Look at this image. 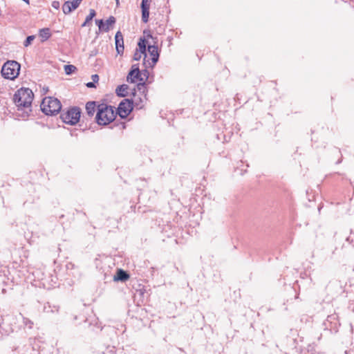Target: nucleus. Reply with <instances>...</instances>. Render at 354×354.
Listing matches in <instances>:
<instances>
[{"label": "nucleus", "instance_id": "20", "mask_svg": "<svg viewBox=\"0 0 354 354\" xmlns=\"http://www.w3.org/2000/svg\"><path fill=\"white\" fill-rule=\"evenodd\" d=\"M35 37L34 35H30L27 37L26 41L24 43V46L27 47L31 44L32 41L35 39Z\"/></svg>", "mask_w": 354, "mask_h": 354}, {"label": "nucleus", "instance_id": "15", "mask_svg": "<svg viewBox=\"0 0 354 354\" xmlns=\"http://www.w3.org/2000/svg\"><path fill=\"white\" fill-rule=\"evenodd\" d=\"M39 35L42 38V41H46L51 36L50 30L48 28H42L39 30Z\"/></svg>", "mask_w": 354, "mask_h": 354}, {"label": "nucleus", "instance_id": "13", "mask_svg": "<svg viewBox=\"0 0 354 354\" xmlns=\"http://www.w3.org/2000/svg\"><path fill=\"white\" fill-rule=\"evenodd\" d=\"M129 278V275L123 270H118L114 276V281H125Z\"/></svg>", "mask_w": 354, "mask_h": 354}, {"label": "nucleus", "instance_id": "1", "mask_svg": "<svg viewBox=\"0 0 354 354\" xmlns=\"http://www.w3.org/2000/svg\"><path fill=\"white\" fill-rule=\"evenodd\" d=\"M33 97L32 90L28 88H21L15 93L13 100L19 109H29L31 106Z\"/></svg>", "mask_w": 354, "mask_h": 354}, {"label": "nucleus", "instance_id": "11", "mask_svg": "<svg viewBox=\"0 0 354 354\" xmlns=\"http://www.w3.org/2000/svg\"><path fill=\"white\" fill-rule=\"evenodd\" d=\"M140 76V73L139 68L137 66V65H133L132 66V70L129 73L127 80L132 83L135 82L137 80H142Z\"/></svg>", "mask_w": 354, "mask_h": 354}, {"label": "nucleus", "instance_id": "6", "mask_svg": "<svg viewBox=\"0 0 354 354\" xmlns=\"http://www.w3.org/2000/svg\"><path fill=\"white\" fill-rule=\"evenodd\" d=\"M133 109L132 102L129 100L122 101L118 108V113L122 118H125Z\"/></svg>", "mask_w": 354, "mask_h": 354}, {"label": "nucleus", "instance_id": "14", "mask_svg": "<svg viewBox=\"0 0 354 354\" xmlns=\"http://www.w3.org/2000/svg\"><path fill=\"white\" fill-rule=\"evenodd\" d=\"M96 104L95 102H88L86 104V111L89 116L93 115L95 111Z\"/></svg>", "mask_w": 354, "mask_h": 354}, {"label": "nucleus", "instance_id": "16", "mask_svg": "<svg viewBox=\"0 0 354 354\" xmlns=\"http://www.w3.org/2000/svg\"><path fill=\"white\" fill-rule=\"evenodd\" d=\"M128 90V86L127 84H122L116 88V93L119 96L124 97L127 95Z\"/></svg>", "mask_w": 354, "mask_h": 354}, {"label": "nucleus", "instance_id": "9", "mask_svg": "<svg viewBox=\"0 0 354 354\" xmlns=\"http://www.w3.org/2000/svg\"><path fill=\"white\" fill-rule=\"evenodd\" d=\"M82 0H73L66 1L62 6L63 12L66 15L71 13L78 8L81 3Z\"/></svg>", "mask_w": 354, "mask_h": 354}, {"label": "nucleus", "instance_id": "26", "mask_svg": "<svg viewBox=\"0 0 354 354\" xmlns=\"http://www.w3.org/2000/svg\"><path fill=\"white\" fill-rule=\"evenodd\" d=\"M143 84H138V86H143Z\"/></svg>", "mask_w": 354, "mask_h": 354}, {"label": "nucleus", "instance_id": "2", "mask_svg": "<svg viewBox=\"0 0 354 354\" xmlns=\"http://www.w3.org/2000/svg\"><path fill=\"white\" fill-rule=\"evenodd\" d=\"M115 113L111 106H98L96 121L100 125H106L115 120Z\"/></svg>", "mask_w": 354, "mask_h": 354}, {"label": "nucleus", "instance_id": "23", "mask_svg": "<svg viewBox=\"0 0 354 354\" xmlns=\"http://www.w3.org/2000/svg\"><path fill=\"white\" fill-rule=\"evenodd\" d=\"M93 82H97L99 80V76L97 75H93L91 77Z\"/></svg>", "mask_w": 354, "mask_h": 354}, {"label": "nucleus", "instance_id": "21", "mask_svg": "<svg viewBox=\"0 0 354 354\" xmlns=\"http://www.w3.org/2000/svg\"><path fill=\"white\" fill-rule=\"evenodd\" d=\"M141 8H142V10L144 8L149 9V4H147V0L142 1Z\"/></svg>", "mask_w": 354, "mask_h": 354}, {"label": "nucleus", "instance_id": "18", "mask_svg": "<svg viewBox=\"0 0 354 354\" xmlns=\"http://www.w3.org/2000/svg\"><path fill=\"white\" fill-rule=\"evenodd\" d=\"M149 9L144 8L142 10V19L144 22H147L149 16Z\"/></svg>", "mask_w": 354, "mask_h": 354}, {"label": "nucleus", "instance_id": "5", "mask_svg": "<svg viewBox=\"0 0 354 354\" xmlns=\"http://www.w3.org/2000/svg\"><path fill=\"white\" fill-rule=\"evenodd\" d=\"M80 110L79 108L74 107L67 112L62 113L61 118L64 122L69 124H75L79 122L80 118Z\"/></svg>", "mask_w": 354, "mask_h": 354}, {"label": "nucleus", "instance_id": "7", "mask_svg": "<svg viewBox=\"0 0 354 354\" xmlns=\"http://www.w3.org/2000/svg\"><path fill=\"white\" fill-rule=\"evenodd\" d=\"M138 48L136 49L134 55L133 59L138 61L141 59L142 56L144 55V64H145V59L147 57L146 46L147 41L144 38H140L138 44Z\"/></svg>", "mask_w": 354, "mask_h": 354}, {"label": "nucleus", "instance_id": "3", "mask_svg": "<svg viewBox=\"0 0 354 354\" xmlns=\"http://www.w3.org/2000/svg\"><path fill=\"white\" fill-rule=\"evenodd\" d=\"M62 105L57 98L45 97L41 104V109L46 115H55L59 112Z\"/></svg>", "mask_w": 354, "mask_h": 354}, {"label": "nucleus", "instance_id": "8", "mask_svg": "<svg viewBox=\"0 0 354 354\" xmlns=\"http://www.w3.org/2000/svg\"><path fill=\"white\" fill-rule=\"evenodd\" d=\"M95 23L98 26L99 31L106 32H109V30L115 24V18L113 16H111L105 22H104L102 19H98L95 21Z\"/></svg>", "mask_w": 354, "mask_h": 354}, {"label": "nucleus", "instance_id": "19", "mask_svg": "<svg viewBox=\"0 0 354 354\" xmlns=\"http://www.w3.org/2000/svg\"><path fill=\"white\" fill-rule=\"evenodd\" d=\"M76 70V67L73 65H65L64 71L66 74L71 75Z\"/></svg>", "mask_w": 354, "mask_h": 354}, {"label": "nucleus", "instance_id": "22", "mask_svg": "<svg viewBox=\"0 0 354 354\" xmlns=\"http://www.w3.org/2000/svg\"><path fill=\"white\" fill-rule=\"evenodd\" d=\"M52 6L55 9H58L59 7V3L58 1H54L52 3Z\"/></svg>", "mask_w": 354, "mask_h": 354}, {"label": "nucleus", "instance_id": "17", "mask_svg": "<svg viewBox=\"0 0 354 354\" xmlns=\"http://www.w3.org/2000/svg\"><path fill=\"white\" fill-rule=\"evenodd\" d=\"M95 15H96L95 11L93 9H91L90 13L86 17L85 21L82 24V26H86V24L93 19V18L95 16Z\"/></svg>", "mask_w": 354, "mask_h": 354}, {"label": "nucleus", "instance_id": "24", "mask_svg": "<svg viewBox=\"0 0 354 354\" xmlns=\"http://www.w3.org/2000/svg\"><path fill=\"white\" fill-rule=\"evenodd\" d=\"M86 86L88 87V88H93L95 87V84H94V82H88L86 84Z\"/></svg>", "mask_w": 354, "mask_h": 354}, {"label": "nucleus", "instance_id": "10", "mask_svg": "<svg viewBox=\"0 0 354 354\" xmlns=\"http://www.w3.org/2000/svg\"><path fill=\"white\" fill-rule=\"evenodd\" d=\"M116 50L118 54L122 55L124 52L123 36L120 31H118L115 36Z\"/></svg>", "mask_w": 354, "mask_h": 354}, {"label": "nucleus", "instance_id": "4", "mask_svg": "<svg viewBox=\"0 0 354 354\" xmlns=\"http://www.w3.org/2000/svg\"><path fill=\"white\" fill-rule=\"evenodd\" d=\"M20 64L16 61H8L1 68V74L4 78L15 80L19 74Z\"/></svg>", "mask_w": 354, "mask_h": 354}, {"label": "nucleus", "instance_id": "12", "mask_svg": "<svg viewBox=\"0 0 354 354\" xmlns=\"http://www.w3.org/2000/svg\"><path fill=\"white\" fill-rule=\"evenodd\" d=\"M147 51L151 57L152 66H153L158 61L159 58V53L158 47L154 45H148Z\"/></svg>", "mask_w": 354, "mask_h": 354}, {"label": "nucleus", "instance_id": "25", "mask_svg": "<svg viewBox=\"0 0 354 354\" xmlns=\"http://www.w3.org/2000/svg\"><path fill=\"white\" fill-rule=\"evenodd\" d=\"M116 2V6L118 7L120 5V0H115Z\"/></svg>", "mask_w": 354, "mask_h": 354}]
</instances>
